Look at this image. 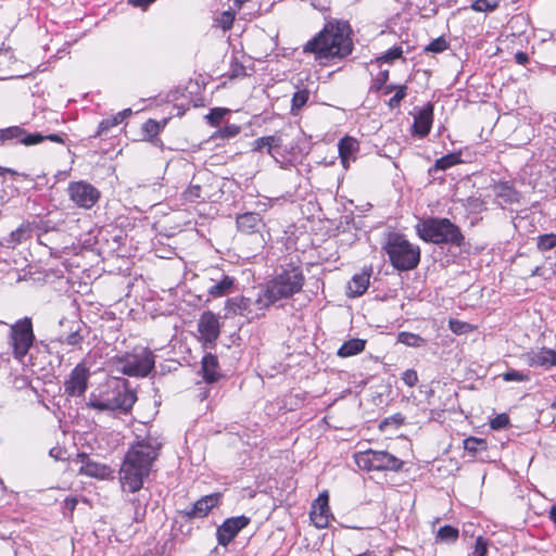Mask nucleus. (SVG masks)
Returning <instances> with one entry per match:
<instances>
[{"instance_id": "2f4dec72", "label": "nucleus", "mask_w": 556, "mask_h": 556, "mask_svg": "<svg viewBox=\"0 0 556 556\" xmlns=\"http://www.w3.org/2000/svg\"><path fill=\"white\" fill-rule=\"evenodd\" d=\"M397 342L413 348H420L426 344V340L419 334L402 331L397 334Z\"/></svg>"}, {"instance_id": "a878e982", "label": "nucleus", "mask_w": 556, "mask_h": 556, "mask_svg": "<svg viewBox=\"0 0 556 556\" xmlns=\"http://www.w3.org/2000/svg\"><path fill=\"white\" fill-rule=\"evenodd\" d=\"M33 224L29 222L22 223L15 230L11 231L9 237L5 239L9 248H14L17 244L26 242L31 238Z\"/></svg>"}, {"instance_id": "e433bc0d", "label": "nucleus", "mask_w": 556, "mask_h": 556, "mask_svg": "<svg viewBox=\"0 0 556 556\" xmlns=\"http://www.w3.org/2000/svg\"><path fill=\"white\" fill-rule=\"evenodd\" d=\"M309 92L306 89L298 90L291 100V112L296 114L308 101Z\"/></svg>"}, {"instance_id": "bf43d9fd", "label": "nucleus", "mask_w": 556, "mask_h": 556, "mask_svg": "<svg viewBox=\"0 0 556 556\" xmlns=\"http://www.w3.org/2000/svg\"><path fill=\"white\" fill-rule=\"evenodd\" d=\"M450 326H451V329L455 333H463L464 332L463 328L467 327V324H464V323H460V321L451 320L450 321Z\"/></svg>"}, {"instance_id": "393cba45", "label": "nucleus", "mask_w": 556, "mask_h": 556, "mask_svg": "<svg viewBox=\"0 0 556 556\" xmlns=\"http://www.w3.org/2000/svg\"><path fill=\"white\" fill-rule=\"evenodd\" d=\"M282 146V136L280 134H275L255 139L252 144V151L262 152L265 149L266 152L274 157V150L281 148Z\"/></svg>"}, {"instance_id": "4468645a", "label": "nucleus", "mask_w": 556, "mask_h": 556, "mask_svg": "<svg viewBox=\"0 0 556 556\" xmlns=\"http://www.w3.org/2000/svg\"><path fill=\"white\" fill-rule=\"evenodd\" d=\"M222 493H211L199 498L190 509H186L182 514L188 519L204 518L208 513L220 503Z\"/></svg>"}, {"instance_id": "69168bd1", "label": "nucleus", "mask_w": 556, "mask_h": 556, "mask_svg": "<svg viewBox=\"0 0 556 556\" xmlns=\"http://www.w3.org/2000/svg\"><path fill=\"white\" fill-rule=\"evenodd\" d=\"M77 505V500L75 497H67L65 500V506L66 508H68L70 510H74L75 507Z\"/></svg>"}, {"instance_id": "4be33fe9", "label": "nucleus", "mask_w": 556, "mask_h": 556, "mask_svg": "<svg viewBox=\"0 0 556 556\" xmlns=\"http://www.w3.org/2000/svg\"><path fill=\"white\" fill-rule=\"evenodd\" d=\"M237 228L244 233L257 232L263 225L262 217L256 212H247L237 216Z\"/></svg>"}, {"instance_id": "1a4fd4ad", "label": "nucleus", "mask_w": 556, "mask_h": 556, "mask_svg": "<svg viewBox=\"0 0 556 556\" xmlns=\"http://www.w3.org/2000/svg\"><path fill=\"white\" fill-rule=\"evenodd\" d=\"M70 199L79 207L91 208L100 198V191L91 184L79 180L68 184Z\"/></svg>"}, {"instance_id": "37998d69", "label": "nucleus", "mask_w": 556, "mask_h": 556, "mask_svg": "<svg viewBox=\"0 0 556 556\" xmlns=\"http://www.w3.org/2000/svg\"><path fill=\"white\" fill-rule=\"evenodd\" d=\"M502 378L506 382L517 381V382H526L530 380V376L526 372L509 369L502 375Z\"/></svg>"}, {"instance_id": "7ed1b4c3", "label": "nucleus", "mask_w": 556, "mask_h": 556, "mask_svg": "<svg viewBox=\"0 0 556 556\" xmlns=\"http://www.w3.org/2000/svg\"><path fill=\"white\" fill-rule=\"evenodd\" d=\"M305 283V276L299 266L281 268L273 278L261 286L255 304L261 311H266L279 301L291 299L300 293Z\"/></svg>"}, {"instance_id": "c756f323", "label": "nucleus", "mask_w": 556, "mask_h": 556, "mask_svg": "<svg viewBox=\"0 0 556 556\" xmlns=\"http://www.w3.org/2000/svg\"><path fill=\"white\" fill-rule=\"evenodd\" d=\"M460 155L458 153H448L438 159L433 166L429 168V175H434L439 170H446L452 166L460 163Z\"/></svg>"}, {"instance_id": "9d476101", "label": "nucleus", "mask_w": 556, "mask_h": 556, "mask_svg": "<svg viewBox=\"0 0 556 556\" xmlns=\"http://www.w3.org/2000/svg\"><path fill=\"white\" fill-rule=\"evenodd\" d=\"M225 309L228 315H239L245 317L248 320L264 316L265 312L257 308L255 300L252 301L244 295L229 298L225 303Z\"/></svg>"}, {"instance_id": "e2e57ef3", "label": "nucleus", "mask_w": 556, "mask_h": 556, "mask_svg": "<svg viewBox=\"0 0 556 556\" xmlns=\"http://www.w3.org/2000/svg\"><path fill=\"white\" fill-rule=\"evenodd\" d=\"M131 113H132L131 109H125V110L118 112L115 116L121 124L126 117L131 115Z\"/></svg>"}, {"instance_id": "58836bf2", "label": "nucleus", "mask_w": 556, "mask_h": 556, "mask_svg": "<svg viewBox=\"0 0 556 556\" xmlns=\"http://www.w3.org/2000/svg\"><path fill=\"white\" fill-rule=\"evenodd\" d=\"M229 113L228 109L225 108H213L210 110L208 114L205 116L207 123L213 126L217 127L222 119L225 117L226 114Z\"/></svg>"}, {"instance_id": "c9c22d12", "label": "nucleus", "mask_w": 556, "mask_h": 556, "mask_svg": "<svg viewBox=\"0 0 556 556\" xmlns=\"http://www.w3.org/2000/svg\"><path fill=\"white\" fill-rule=\"evenodd\" d=\"M355 463L359 469L366 471L374 470L372 450L355 454Z\"/></svg>"}, {"instance_id": "423d86ee", "label": "nucleus", "mask_w": 556, "mask_h": 556, "mask_svg": "<svg viewBox=\"0 0 556 556\" xmlns=\"http://www.w3.org/2000/svg\"><path fill=\"white\" fill-rule=\"evenodd\" d=\"M136 401V393L123 384L114 388H108L99 394L90 393L86 405L87 407L99 412L119 410L127 414L131 410Z\"/></svg>"}, {"instance_id": "cd10ccee", "label": "nucleus", "mask_w": 556, "mask_h": 556, "mask_svg": "<svg viewBox=\"0 0 556 556\" xmlns=\"http://www.w3.org/2000/svg\"><path fill=\"white\" fill-rule=\"evenodd\" d=\"M369 287V274H356L348 283V294L352 298L363 295Z\"/></svg>"}, {"instance_id": "a18cd8bd", "label": "nucleus", "mask_w": 556, "mask_h": 556, "mask_svg": "<svg viewBox=\"0 0 556 556\" xmlns=\"http://www.w3.org/2000/svg\"><path fill=\"white\" fill-rule=\"evenodd\" d=\"M448 48V42L444 37L433 39L426 48L425 51L440 53Z\"/></svg>"}, {"instance_id": "5701e85b", "label": "nucleus", "mask_w": 556, "mask_h": 556, "mask_svg": "<svg viewBox=\"0 0 556 556\" xmlns=\"http://www.w3.org/2000/svg\"><path fill=\"white\" fill-rule=\"evenodd\" d=\"M339 155L342 165L348 168L351 160H355V154L359 150V142L352 137H343L338 144Z\"/></svg>"}, {"instance_id": "dca6fc26", "label": "nucleus", "mask_w": 556, "mask_h": 556, "mask_svg": "<svg viewBox=\"0 0 556 556\" xmlns=\"http://www.w3.org/2000/svg\"><path fill=\"white\" fill-rule=\"evenodd\" d=\"M330 515L329 497L325 492L319 494V496L313 502L309 517L315 527L323 529L328 526Z\"/></svg>"}, {"instance_id": "680f3d73", "label": "nucleus", "mask_w": 556, "mask_h": 556, "mask_svg": "<svg viewBox=\"0 0 556 556\" xmlns=\"http://www.w3.org/2000/svg\"><path fill=\"white\" fill-rule=\"evenodd\" d=\"M154 1L155 0H128V3L134 7L146 8V7L150 5L151 3H153Z\"/></svg>"}, {"instance_id": "b1692460", "label": "nucleus", "mask_w": 556, "mask_h": 556, "mask_svg": "<svg viewBox=\"0 0 556 556\" xmlns=\"http://www.w3.org/2000/svg\"><path fill=\"white\" fill-rule=\"evenodd\" d=\"M203 379L207 383H214L220 378L219 364L216 355L206 353L201 362Z\"/></svg>"}, {"instance_id": "a19ab883", "label": "nucleus", "mask_w": 556, "mask_h": 556, "mask_svg": "<svg viewBox=\"0 0 556 556\" xmlns=\"http://www.w3.org/2000/svg\"><path fill=\"white\" fill-rule=\"evenodd\" d=\"M536 247L542 252L554 249L556 247V233H545L539 236Z\"/></svg>"}, {"instance_id": "2eb2a0df", "label": "nucleus", "mask_w": 556, "mask_h": 556, "mask_svg": "<svg viewBox=\"0 0 556 556\" xmlns=\"http://www.w3.org/2000/svg\"><path fill=\"white\" fill-rule=\"evenodd\" d=\"M76 462L81 464L79 468L81 475L105 479L112 473L110 466L92 460L86 453H78Z\"/></svg>"}, {"instance_id": "864d4df0", "label": "nucleus", "mask_w": 556, "mask_h": 556, "mask_svg": "<svg viewBox=\"0 0 556 556\" xmlns=\"http://www.w3.org/2000/svg\"><path fill=\"white\" fill-rule=\"evenodd\" d=\"M488 545H489L488 540L484 539L483 536L479 535L476 539L473 555L475 556H485L488 553Z\"/></svg>"}, {"instance_id": "7c9ffc66", "label": "nucleus", "mask_w": 556, "mask_h": 556, "mask_svg": "<svg viewBox=\"0 0 556 556\" xmlns=\"http://www.w3.org/2000/svg\"><path fill=\"white\" fill-rule=\"evenodd\" d=\"M459 538V530L456 527L445 525L437 531L435 542L452 544L455 543Z\"/></svg>"}, {"instance_id": "6ab92c4d", "label": "nucleus", "mask_w": 556, "mask_h": 556, "mask_svg": "<svg viewBox=\"0 0 556 556\" xmlns=\"http://www.w3.org/2000/svg\"><path fill=\"white\" fill-rule=\"evenodd\" d=\"M525 362L531 367L551 368L556 365V352L552 349L531 351L523 355Z\"/></svg>"}, {"instance_id": "4c0bfd02", "label": "nucleus", "mask_w": 556, "mask_h": 556, "mask_svg": "<svg viewBox=\"0 0 556 556\" xmlns=\"http://www.w3.org/2000/svg\"><path fill=\"white\" fill-rule=\"evenodd\" d=\"M117 125H119V122L117 121L115 115L109 118H104L99 123L97 131L91 137L100 138L106 135L113 127Z\"/></svg>"}, {"instance_id": "49530a36", "label": "nucleus", "mask_w": 556, "mask_h": 556, "mask_svg": "<svg viewBox=\"0 0 556 556\" xmlns=\"http://www.w3.org/2000/svg\"><path fill=\"white\" fill-rule=\"evenodd\" d=\"M403 50L401 47H393L386 51L381 56L377 58V62H393L402 56Z\"/></svg>"}, {"instance_id": "f03ea898", "label": "nucleus", "mask_w": 556, "mask_h": 556, "mask_svg": "<svg viewBox=\"0 0 556 556\" xmlns=\"http://www.w3.org/2000/svg\"><path fill=\"white\" fill-rule=\"evenodd\" d=\"M352 27L348 21L329 20L323 29L303 46V53L313 54L321 64L348 58L353 49Z\"/></svg>"}, {"instance_id": "774afa93", "label": "nucleus", "mask_w": 556, "mask_h": 556, "mask_svg": "<svg viewBox=\"0 0 556 556\" xmlns=\"http://www.w3.org/2000/svg\"><path fill=\"white\" fill-rule=\"evenodd\" d=\"M388 105L391 110L397 109L401 105V101L396 97H392L389 100Z\"/></svg>"}, {"instance_id": "de8ad7c7", "label": "nucleus", "mask_w": 556, "mask_h": 556, "mask_svg": "<svg viewBox=\"0 0 556 556\" xmlns=\"http://www.w3.org/2000/svg\"><path fill=\"white\" fill-rule=\"evenodd\" d=\"M389 79V71L383 70L378 73L376 78L372 80V85L370 87V90L374 92H378L382 89V87L387 84Z\"/></svg>"}, {"instance_id": "9b49d317", "label": "nucleus", "mask_w": 556, "mask_h": 556, "mask_svg": "<svg viewBox=\"0 0 556 556\" xmlns=\"http://www.w3.org/2000/svg\"><path fill=\"white\" fill-rule=\"evenodd\" d=\"M89 369L84 364L76 365L64 382V393L72 397L83 396L88 388Z\"/></svg>"}, {"instance_id": "4d7b16f0", "label": "nucleus", "mask_w": 556, "mask_h": 556, "mask_svg": "<svg viewBox=\"0 0 556 556\" xmlns=\"http://www.w3.org/2000/svg\"><path fill=\"white\" fill-rule=\"evenodd\" d=\"M516 63L526 65L529 62V55L526 52L519 51L515 54Z\"/></svg>"}, {"instance_id": "72a5a7b5", "label": "nucleus", "mask_w": 556, "mask_h": 556, "mask_svg": "<svg viewBox=\"0 0 556 556\" xmlns=\"http://www.w3.org/2000/svg\"><path fill=\"white\" fill-rule=\"evenodd\" d=\"M24 134V128L21 126H10L8 128L0 129V141H11L16 140L18 143H22Z\"/></svg>"}, {"instance_id": "f704fd0d", "label": "nucleus", "mask_w": 556, "mask_h": 556, "mask_svg": "<svg viewBox=\"0 0 556 556\" xmlns=\"http://www.w3.org/2000/svg\"><path fill=\"white\" fill-rule=\"evenodd\" d=\"M464 448L471 455H476L479 451H485L486 441L481 438L468 437L464 440Z\"/></svg>"}, {"instance_id": "0eeeda50", "label": "nucleus", "mask_w": 556, "mask_h": 556, "mask_svg": "<svg viewBox=\"0 0 556 556\" xmlns=\"http://www.w3.org/2000/svg\"><path fill=\"white\" fill-rule=\"evenodd\" d=\"M34 342L35 333L31 318H21L10 326L8 344L12 349L14 358L20 363H25V358L34 345Z\"/></svg>"}, {"instance_id": "ddd939ff", "label": "nucleus", "mask_w": 556, "mask_h": 556, "mask_svg": "<svg viewBox=\"0 0 556 556\" xmlns=\"http://www.w3.org/2000/svg\"><path fill=\"white\" fill-rule=\"evenodd\" d=\"M198 331L205 344L215 346L220 334L218 317L211 311L204 312L198 320Z\"/></svg>"}, {"instance_id": "f257e3e1", "label": "nucleus", "mask_w": 556, "mask_h": 556, "mask_svg": "<svg viewBox=\"0 0 556 556\" xmlns=\"http://www.w3.org/2000/svg\"><path fill=\"white\" fill-rule=\"evenodd\" d=\"M162 446L160 439L151 433L144 438L137 437L125 454L118 471L123 493L136 494L142 489L160 456Z\"/></svg>"}, {"instance_id": "338daca9", "label": "nucleus", "mask_w": 556, "mask_h": 556, "mask_svg": "<svg viewBox=\"0 0 556 556\" xmlns=\"http://www.w3.org/2000/svg\"><path fill=\"white\" fill-rule=\"evenodd\" d=\"M396 88H397L396 85H393V84L387 85L386 84L380 91H382V93L384 96H387V94H390L391 92H393Z\"/></svg>"}, {"instance_id": "aec40b11", "label": "nucleus", "mask_w": 556, "mask_h": 556, "mask_svg": "<svg viewBox=\"0 0 556 556\" xmlns=\"http://www.w3.org/2000/svg\"><path fill=\"white\" fill-rule=\"evenodd\" d=\"M374 470H393L397 471L402 468L403 462L394 455L386 451H372Z\"/></svg>"}, {"instance_id": "39448f33", "label": "nucleus", "mask_w": 556, "mask_h": 556, "mask_svg": "<svg viewBox=\"0 0 556 556\" xmlns=\"http://www.w3.org/2000/svg\"><path fill=\"white\" fill-rule=\"evenodd\" d=\"M382 250L389 257L391 265L400 270L407 271L416 268L420 262V249L412 244L404 235L389 232Z\"/></svg>"}, {"instance_id": "8fccbe9b", "label": "nucleus", "mask_w": 556, "mask_h": 556, "mask_svg": "<svg viewBox=\"0 0 556 556\" xmlns=\"http://www.w3.org/2000/svg\"><path fill=\"white\" fill-rule=\"evenodd\" d=\"M127 502H129L134 507L136 520H138L139 516L144 515L147 504L142 502L139 496L134 495L131 497H128Z\"/></svg>"}, {"instance_id": "ea45409f", "label": "nucleus", "mask_w": 556, "mask_h": 556, "mask_svg": "<svg viewBox=\"0 0 556 556\" xmlns=\"http://www.w3.org/2000/svg\"><path fill=\"white\" fill-rule=\"evenodd\" d=\"M162 128L163 126L156 121L150 118L142 125V132L149 141L153 142V139L159 135Z\"/></svg>"}, {"instance_id": "13d9d810", "label": "nucleus", "mask_w": 556, "mask_h": 556, "mask_svg": "<svg viewBox=\"0 0 556 556\" xmlns=\"http://www.w3.org/2000/svg\"><path fill=\"white\" fill-rule=\"evenodd\" d=\"M394 91H395V93L393 97H396L402 102V100L407 94V86L406 85L397 86V88Z\"/></svg>"}, {"instance_id": "412c9836", "label": "nucleus", "mask_w": 556, "mask_h": 556, "mask_svg": "<svg viewBox=\"0 0 556 556\" xmlns=\"http://www.w3.org/2000/svg\"><path fill=\"white\" fill-rule=\"evenodd\" d=\"M87 334V326L83 321H73L70 327V332L66 334H60L58 342L76 348L84 342Z\"/></svg>"}, {"instance_id": "f8f14e48", "label": "nucleus", "mask_w": 556, "mask_h": 556, "mask_svg": "<svg viewBox=\"0 0 556 556\" xmlns=\"http://www.w3.org/2000/svg\"><path fill=\"white\" fill-rule=\"evenodd\" d=\"M251 519L244 515L230 517L224 520V522L216 530L217 542L222 546H227L238 533L244 529Z\"/></svg>"}, {"instance_id": "0e129e2a", "label": "nucleus", "mask_w": 556, "mask_h": 556, "mask_svg": "<svg viewBox=\"0 0 556 556\" xmlns=\"http://www.w3.org/2000/svg\"><path fill=\"white\" fill-rule=\"evenodd\" d=\"M62 453H63L62 448H60V447H52L50 450V452H49V455L51 457L55 458V459H62L63 458L62 457Z\"/></svg>"}, {"instance_id": "3c124183", "label": "nucleus", "mask_w": 556, "mask_h": 556, "mask_svg": "<svg viewBox=\"0 0 556 556\" xmlns=\"http://www.w3.org/2000/svg\"><path fill=\"white\" fill-rule=\"evenodd\" d=\"M509 425V417L507 414H498L490 421V426L493 430L505 429Z\"/></svg>"}, {"instance_id": "c85d7f7f", "label": "nucleus", "mask_w": 556, "mask_h": 556, "mask_svg": "<svg viewBox=\"0 0 556 556\" xmlns=\"http://www.w3.org/2000/svg\"><path fill=\"white\" fill-rule=\"evenodd\" d=\"M366 341L363 339H350L345 341L338 350L337 354L340 357H350L359 354L364 351Z\"/></svg>"}, {"instance_id": "79ce46f5", "label": "nucleus", "mask_w": 556, "mask_h": 556, "mask_svg": "<svg viewBox=\"0 0 556 556\" xmlns=\"http://www.w3.org/2000/svg\"><path fill=\"white\" fill-rule=\"evenodd\" d=\"M240 130H241L240 126L235 125V124H228V125L219 128L215 132L214 137L220 138V139H230V138H233L237 135H239Z\"/></svg>"}, {"instance_id": "c03bdc74", "label": "nucleus", "mask_w": 556, "mask_h": 556, "mask_svg": "<svg viewBox=\"0 0 556 556\" xmlns=\"http://www.w3.org/2000/svg\"><path fill=\"white\" fill-rule=\"evenodd\" d=\"M496 8L497 2L490 0H475L471 4V9L476 12H492Z\"/></svg>"}, {"instance_id": "bb28decb", "label": "nucleus", "mask_w": 556, "mask_h": 556, "mask_svg": "<svg viewBox=\"0 0 556 556\" xmlns=\"http://www.w3.org/2000/svg\"><path fill=\"white\" fill-rule=\"evenodd\" d=\"M494 193L497 198L502 199L505 203H518L520 193L508 181H500L493 187Z\"/></svg>"}, {"instance_id": "603ef678", "label": "nucleus", "mask_w": 556, "mask_h": 556, "mask_svg": "<svg viewBox=\"0 0 556 556\" xmlns=\"http://www.w3.org/2000/svg\"><path fill=\"white\" fill-rule=\"evenodd\" d=\"M45 141V136L39 132L27 134L24 129L22 144L24 146H35Z\"/></svg>"}, {"instance_id": "a211bd4d", "label": "nucleus", "mask_w": 556, "mask_h": 556, "mask_svg": "<svg viewBox=\"0 0 556 556\" xmlns=\"http://www.w3.org/2000/svg\"><path fill=\"white\" fill-rule=\"evenodd\" d=\"M432 122H433V104L428 102L414 116L412 134L415 136H418L419 138L426 137L431 130Z\"/></svg>"}, {"instance_id": "6e6d98bb", "label": "nucleus", "mask_w": 556, "mask_h": 556, "mask_svg": "<svg viewBox=\"0 0 556 556\" xmlns=\"http://www.w3.org/2000/svg\"><path fill=\"white\" fill-rule=\"evenodd\" d=\"M245 75V67L239 62L235 61L231 64V74L230 77H239Z\"/></svg>"}, {"instance_id": "20e7f679", "label": "nucleus", "mask_w": 556, "mask_h": 556, "mask_svg": "<svg viewBox=\"0 0 556 556\" xmlns=\"http://www.w3.org/2000/svg\"><path fill=\"white\" fill-rule=\"evenodd\" d=\"M418 236L426 242L462 248L465 237L460 228L448 218L429 217L416 226Z\"/></svg>"}, {"instance_id": "052dcab7", "label": "nucleus", "mask_w": 556, "mask_h": 556, "mask_svg": "<svg viewBox=\"0 0 556 556\" xmlns=\"http://www.w3.org/2000/svg\"><path fill=\"white\" fill-rule=\"evenodd\" d=\"M45 140H49V141L56 142V143H64V135H60V134L47 135V136H45Z\"/></svg>"}, {"instance_id": "5fc2aeb1", "label": "nucleus", "mask_w": 556, "mask_h": 556, "mask_svg": "<svg viewBox=\"0 0 556 556\" xmlns=\"http://www.w3.org/2000/svg\"><path fill=\"white\" fill-rule=\"evenodd\" d=\"M402 381L407 386V387H415L418 382V375H417V371L415 369H406L403 374H402Z\"/></svg>"}, {"instance_id": "473e14b6", "label": "nucleus", "mask_w": 556, "mask_h": 556, "mask_svg": "<svg viewBox=\"0 0 556 556\" xmlns=\"http://www.w3.org/2000/svg\"><path fill=\"white\" fill-rule=\"evenodd\" d=\"M181 199L187 203H200L204 202L202 195V187L200 185L191 184L182 193Z\"/></svg>"}, {"instance_id": "f3484780", "label": "nucleus", "mask_w": 556, "mask_h": 556, "mask_svg": "<svg viewBox=\"0 0 556 556\" xmlns=\"http://www.w3.org/2000/svg\"><path fill=\"white\" fill-rule=\"evenodd\" d=\"M211 281L213 283L207 288V293L213 298H219L232 290L236 279L219 269H213Z\"/></svg>"}, {"instance_id": "09e8293b", "label": "nucleus", "mask_w": 556, "mask_h": 556, "mask_svg": "<svg viewBox=\"0 0 556 556\" xmlns=\"http://www.w3.org/2000/svg\"><path fill=\"white\" fill-rule=\"evenodd\" d=\"M235 14L230 11H224L217 18V24L223 30H228L232 27Z\"/></svg>"}, {"instance_id": "6e6552de", "label": "nucleus", "mask_w": 556, "mask_h": 556, "mask_svg": "<svg viewBox=\"0 0 556 556\" xmlns=\"http://www.w3.org/2000/svg\"><path fill=\"white\" fill-rule=\"evenodd\" d=\"M118 370L129 377H147L155 366L154 354L143 349L140 354H128L117 361Z\"/></svg>"}]
</instances>
